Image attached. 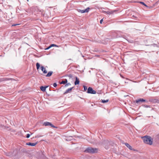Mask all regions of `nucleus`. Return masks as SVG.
<instances>
[{"label":"nucleus","instance_id":"obj_6","mask_svg":"<svg viewBox=\"0 0 159 159\" xmlns=\"http://www.w3.org/2000/svg\"><path fill=\"white\" fill-rule=\"evenodd\" d=\"M38 143V142L35 143H26V145L31 146H35Z\"/></svg>","mask_w":159,"mask_h":159},{"label":"nucleus","instance_id":"obj_8","mask_svg":"<svg viewBox=\"0 0 159 159\" xmlns=\"http://www.w3.org/2000/svg\"><path fill=\"white\" fill-rule=\"evenodd\" d=\"M136 102L137 103H139L140 102H145V100L141 98L136 100Z\"/></svg>","mask_w":159,"mask_h":159},{"label":"nucleus","instance_id":"obj_20","mask_svg":"<svg viewBox=\"0 0 159 159\" xmlns=\"http://www.w3.org/2000/svg\"><path fill=\"white\" fill-rule=\"evenodd\" d=\"M50 126L52 128H56L55 126H54L51 123V125H50Z\"/></svg>","mask_w":159,"mask_h":159},{"label":"nucleus","instance_id":"obj_9","mask_svg":"<svg viewBox=\"0 0 159 159\" xmlns=\"http://www.w3.org/2000/svg\"><path fill=\"white\" fill-rule=\"evenodd\" d=\"M125 145L127 148H128L130 150H134V149L132 148V147L128 143H125Z\"/></svg>","mask_w":159,"mask_h":159},{"label":"nucleus","instance_id":"obj_11","mask_svg":"<svg viewBox=\"0 0 159 159\" xmlns=\"http://www.w3.org/2000/svg\"><path fill=\"white\" fill-rule=\"evenodd\" d=\"M52 47H58V46L55 44H51L50 46H49L47 48H46L45 49V50H48L50 48H51Z\"/></svg>","mask_w":159,"mask_h":159},{"label":"nucleus","instance_id":"obj_19","mask_svg":"<svg viewBox=\"0 0 159 159\" xmlns=\"http://www.w3.org/2000/svg\"><path fill=\"white\" fill-rule=\"evenodd\" d=\"M84 91H86L87 90V86H84Z\"/></svg>","mask_w":159,"mask_h":159},{"label":"nucleus","instance_id":"obj_15","mask_svg":"<svg viewBox=\"0 0 159 159\" xmlns=\"http://www.w3.org/2000/svg\"><path fill=\"white\" fill-rule=\"evenodd\" d=\"M51 125V123L49 122H44L43 124V125H45V126H50Z\"/></svg>","mask_w":159,"mask_h":159},{"label":"nucleus","instance_id":"obj_26","mask_svg":"<svg viewBox=\"0 0 159 159\" xmlns=\"http://www.w3.org/2000/svg\"><path fill=\"white\" fill-rule=\"evenodd\" d=\"M20 24H13V25H12L11 26H16V25H19Z\"/></svg>","mask_w":159,"mask_h":159},{"label":"nucleus","instance_id":"obj_14","mask_svg":"<svg viewBox=\"0 0 159 159\" xmlns=\"http://www.w3.org/2000/svg\"><path fill=\"white\" fill-rule=\"evenodd\" d=\"M48 87L47 86H46V87H43V86H41L40 87V89H41V90L43 91V92H44L45 90H46V88L47 87Z\"/></svg>","mask_w":159,"mask_h":159},{"label":"nucleus","instance_id":"obj_16","mask_svg":"<svg viewBox=\"0 0 159 159\" xmlns=\"http://www.w3.org/2000/svg\"><path fill=\"white\" fill-rule=\"evenodd\" d=\"M67 82V80L66 79L65 80L62 81L61 83V84H65Z\"/></svg>","mask_w":159,"mask_h":159},{"label":"nucleus","instance_id":"obj_12","mask_svg":"<svg viewBox=\"0 0 159 159\" xmlns=\"http://www.w3.org/2000/svg\"><path fill=\"white\" fill-rule=\"evenodd\" d=\"M52 73L53 72L52 71H49L48 74L46 75H45V76L46 77H49L52 75Z\"/></svg>","mask_w":159,"mask_h":159},{"label":"nucleus","instance_id":"obj_28","mask_svg":"<svg viewBox=\"0 0 159 159\" xmlns=\"http://www.w3.org/2000/svg\"><path fill=\"white\" fill-rule=\"evenodd\" d=\"M0 127H2V125H1L0 126Z\"/></svg>","mask_w":159,"mask_h":159},{"label":"nucleus","instance_id":"obj_24","mask_svg":"<svg viewBox=\"0 0 159 159\" xmlns=\"http://www.w3.org/2000/svg\"><path fill=\"white\" fill-rule=\"evenodd\" d=\"M53 86L54 87H56L57 86V84L56 83H54L53 84Z\"/></svg>","mask_w":159,"mask_h":159},{"label":"nucleus","instance_id":"obj_4","mask_svg":"<svg viewBox=\"0 0 159 159\" xmlns=\"http://www.w3.org/2000/svg\"><path fill=\"white\" fill-rule=\"evenodd\" d=\"M40 69L44 74H45L47 73V71L46 70V68L44 67L43 66H41L40 67Z\"/></svg>","mask_w":159,"mask_h":159},{"label":"nucleus","instance_id":"obj_21","mask_svg":"<svg viewBox=\"0 0 159 159\" xmlns=\"http://www.w3.org/2000/svg\"><path fill=\"white\" fill-rule=\"evenodd\" d=\"M67 76L69 78H72L73 76L71 74H70L67 75Z\"/></svg>","mask_w":159,"mask_h":159},{"label":"nucleus","instance_id":"obj_17","mask_svg":"<svg viewBox=\"0 0 159 159\" xmlns=\"http://www.w3.org/2000/svg\"><path fill=\"white\" fill-rule=\"evenodd\" d=\"M36 66L37 67V69L38 70L40 68V65L39 64V63H37L36 64Z\"/></svg>","mask_w":159,"mask_h":159},{"label":"nucleus","instance_id":"obj_25","mask_svg":"<svg viewBox=\"0 0 159 159\" xmlns=\"http://www.w3.org/2000/svg\"><path fill=\"white\" fill-rule=\"evenodd\" d=\"M140 3L144 5V6H147V5L143 2H141Z\"/></svg>","mask_w":159,"mask_h":159},{"label":"nucleus","instance_id":"obj_23","mask_svg":"<svg viewBox=\"0 0 159 159\" xmlns=\"http://www.w3.org/2000/svg\"><path fill=\"white\" fill-rule=\"evenodd\" d=\"M30 135L29 134H27L26 135V138H29L30 137Z\"/></svg>","mask_w":159,"mask_h":159},{"label":"nucleus","instance_id":"obj_18","mask_svg":"<svg viewBox=\"0 0 159 159\" xmlns=\"http://www.w3.org/2000/svg\"><path fill=\"white\" fill-rule=\"evenodd\" d=\"M108 101V100H102L101 102L103 103H105L107 102Z\"/></svg>","mask_w":159,"mask_h":159},{"label":"nucleus","instance_id":"obj_27","mask_svg":"<svg viewBox=\"0 0 159 159\" xmlns=\"http://www.w3.org/2000/svg\"><path fill=\"white\" fill-rule=\"evenodd\" d=\"M103 19H101L100 21V23L101 24H102V21H103Z\"/></svg>","mask_w":159,"mask_h":159},{"label":"nucleus","instance_id":"obj_13","mask_svg":"<svg viewBox=\"0 0 159 159\" xmlns=\"http://www.w3.org/2000/svg\"><path fill=\"white\" fill-rule=\"evenodd\" d=\"M72 89L73 87L68 89L66 90V92L64 93V94H66L69 92H71Z\"/></svg>","mask_w":159,"mask_h":159},{"label":"nucleus","instance_id":"obj_10","mask_svg":"<svg viewBox=\"0 0 159 159\" xmlns=\"http://www.w3.org/2000/svg\"><path fill=\"white\" fill-rule=\"evenodd\" d=\"M80 81L79 79L77 77H75V85H78L79 84Z\"/></svg>","mask_w":159,"mask_h":159},{"label":"nucleus","instance_id":"obj_3","mask_svg":"<svg viewBox=\"0 0 159 159\" xmlns=\"http://www.w3.org/2000/svg\"><path fill=\"white\" fill-rule=\"evenodd\" d=\"M87 93H89L95 94L96 93V91L93 90L92 88L89 87L88 89Z\"/></svg>","mask_w":159,"mask_h":159},{"label":"nucleus","instance_id":"obj_22","mask_svg":"<svg viewBox=\"0 0 159 159\" xmlns=\"http://www.w3.org/2000/svg\"><path fill=\"white\" fill-rule=\"evenodd\" d=\"M71 85V84L70 83H67L66 84V85H65V86H66V87L68 86L69 85Z\"/></svg>","mask_w":159,"mask_h":159},{"label":"nucleus","instance_id":"obj_5","mask_svg":"<svg viewBox=\"0 0 159 159\" xmlns=\"http://www.w3.org/2000/svg\"><path fill=\"white\" fill-rule=\"evenodd\" d=\"M116 11V10L112 11V10H109L107 11H105L104 12L107 14L108 15H111L112 14L114 13V12Z\"/></svg>","mask_w":159,"mask_h":159},{"label":"nucleus","instance_id":"obj_1","mask_svg":"<svg viewBox=\"0 0 159 159\" xmlns=\"http://www.w3.org/2000/svg\"><path fill=\"white\" fill-rule=\"evenodd\" d=\"M144 142L147 144L151 145L152 143V139L149 136H146L142 137Z\"/></svg>","mask_w":159,"mask_h":159},{"label":"nucleus","instance_id":"obj_7","mask_svg":"<svg viewBox=\"0 0 159 159\" xmlns=\"http://www.w3.org/2000/svg\"><path fill=\"white\" fill-rule=\"evenodd\" d=\"M89 7H88L87 8L84 10H80L79 12H81V13L88 12H89Z\"/></svg>","mask_w":159,"mask_h":159},{"label":"nucleus","instance_id":"obj_2","mask_svg":"<svg viewBox=\"0 0 159 159\" xmlns=\"http://www.w3.org/2000/svg\"><path fill=\"white\" fill-rule=\"evenodd\" d=\"M85 151L89 153H96L98 152V149L96 148H89L86 149Z\"/></svg>","mask_w":159,"mask_h":159}]
</instances>
